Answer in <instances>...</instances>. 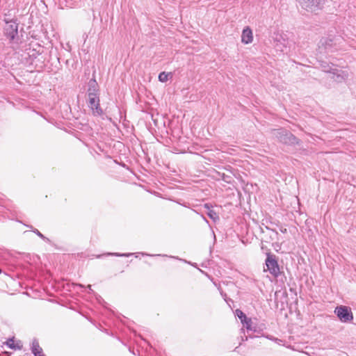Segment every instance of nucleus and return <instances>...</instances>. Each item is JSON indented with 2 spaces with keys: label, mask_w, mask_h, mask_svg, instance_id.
<instances>
[{
  "label": "nucleus",
  "mask_w": 356,
  "mask_h": 356,
  "mask_svg": "<svg viewBox=\"0 0 356 356\" xmlns=\"http://www.w3.org/2000/svg\"><path fill=\"white\" fill-rule=\"evenodd\" d=\"M273 134L282 143L295 144L298 140L291 133L284 129H275Z\"/></svg>",
  "instance_id": "nucleus-1"
},
{
  "label": "nucleus",
  "mask_w": 356,
  "mask_h": 356,
  "mask_svg": "<svg viewBox=\"0 0 356 356\" xmlns=\"http://www.w3.org/2000/svg\"><path fill=\"white\" fill-rule=\"evenodd\" d=\"M5 26L3 27L4 35L10 40H14L18 35V24L16 19H5Z\"/></svg>",
  "instance_id": "nucleus-2"
},
{
  "label": "nucleus",
  "mask_w": 356,
  "mask_h": 356,
  "mask_svg": "<svg viewBox=\"0 0 356 356\" xmlns=\"http://www.w3.org/2000/svg\"><path fill=\"white\" fill-rule=\"evenodd\" d=\"M266 268L264 271L268 270L271 275L277 277L280 275V268L276 259V257L271 253H267V257L265 261Z\"/></svg>",
  "instance_id": "nucleus-3"
},
{
  "label": "nucleus",
  "mask_w": 356,
  "mask_h": 356,
  "mask_svg": "<svg viewBox=\"0 0 356 356\" xmlns=\"http://www.w3.org/2000/svg\"><path fill=\"white\" fill-rule=\"evenodd\" d=\"M334 312L342 322H349L353 318L351 311L346 306L337 307Z\"/></svg>",
  "instance_id": "nucleus-4"
},
{
  "label": "nucleus",
  "mask_w": 356,
  "mask_h": 356,
  "mask_svg": "<svg viewBox=\"0 0 356 356\" xmlns=\"http://www.w3.org/2000/svg\"><path fill=\"white\" fill-rule=\"evenodd\" d=\"M88 104L94 116H101L103 115L104 112L100 107L99 97L88 98Z\"/></svg>",
  "instance_id": "nucleus-5"
},
{
  "label": "nucleus",
  "mask_w": 356,
  "mask_h": 356,
  "mask_svg": "<svg viewBox=\"0 0 356 356\" xmlns=\"http://www.w3.org/2000/svg\"><path fill=\"white\" fill-rule=\"evenodd\" d=\"M301 7L310 12H315L320 6L321 0H298Z\"/></svg>",
  "instance_id": "nucleus-6"
},
{
  "label": "nucleus",
  "mask_w": 356,
  "mask_h": 356,
  "mask_svg": "<svg viewBox=\"0 0 356 356\" xmlns=\"http://www.w3.org/2000/svg\"><path fill=\"white\" fill-rule=\"evenodd\" d=\"M332 66L333 65L331 66L325 63L321 64V67L323 72L332 73L333 75L337 76L336 81H341V80H343L345 79L344 76L339 73V70L333 68Z\"/></svg>",
  "instance_id": "nucleus-7"
},
{
  "label": "nucleus",
  "mask_w": 356,
  "mask_h": 356,
  "mask_svg": "<svg viewBox=\"0 0 356 356\" xmlns=\"http://www.w3.org/2000/svg\"><path fill=\"white\" fill-rule=\"evenodd\" d=\"M88 98L99 97V86L95 79H90L88 82Z\"/></svg>",
  "instance_id": "nucleus-8"
},
{
  "label": "nucleus",
  "mask_w": 356,
  "mask_h": 356,
  "mask_svg": "<svg viewBox=\"0 0 356 356\" xmlns=\"http://www.w3.org/2000/svg\"><path fill=\"white\" fill-rule=\"evenodd\" d=\"M253 35L252 30L248 27H245L241 35V42L244 44H250L252 42Z\"/></svg>",
  "instance_id": "nucleus-9"
},
{
  "label": "nucleus",
  "mask_w": 356,
  "mask_h": 356,
  "mask_svg": "<svg viewBox=\"0 0 356 356\" xmlns=\"http://www.w3.org/2000/svg\"><path fill=\"white\" fill-rule=\"evenodd\" d=\"M333 40L330 38H323L319 42V48L324 47L325 50H330L332 48Z\"/></svg>",
  "instance_id": "nucleus-10"
},
{
  "label": "nucleus",
  "mask_w": 356,
  "mask_h": 356,
  "mask_svg": "<svg viewBox=\"0 0 356 356\" xmlns=\"http://www.w3.org/2000/svg\"><path fill=\"white\" fill-rule=\"evenodd\" d=\"M245 328L248 330L252 331L254 332L257 333H261L263 330L262 328H261L260 326H258L257 325H253V323L252 321V319H249L248 322L245 323Z\"/></svg>",
  "instance_id": "nucleus-11"
},
{
  "label": "nucleus",
  "mask_w": 356,
  "mask_h": 356,
  "mask_svg": "<svg viewBox=\"0 0 356 356\" xmlns=\"http://www.w3.org/2000/svg\"><path fill=\"white\" fill-rule=\"evenodd\" d=\"M31 350L35 356H40L43 354L42 349L40 347L39 343L37 340L33 341Z\"/></svg>",
  "instance_id": "nucleus-12"
},
{
  "label": "nucleus",
  "mask_w": 356,
  "mask_h": 356,
  "mask_svg": "<svg viewBox=\"0 0 356 356\" xmlns=\"http://www.w3.org/2000/svg\"><path fill=\"white\" fill-rule=\"evenodd\" d=\"M236 314L238 318L241 320V323L245 325V323L250 319L247 318L246 315L240 309L236 310Z\"/></svg>",
  "instance_id": "nucleus-13"
},
{
  "label": "nucleus",
  "mask_w": 356,
  "mask_h": 356,
  "mask_svg": "<svg viewBox=\"0 0 356 356\" xmlns=\"http://www.w3.org/2000/svg\"><path fill=\"white\" fill-rule=\"evenodd\" d=\"M6 345L10 348H13V349H16V348H18V349H20L21 348V346L17 343V344H15L14 343V341L13 339H9L7 341H6Z\"/></svg>",
  "instance_id": "nucleus-14"
},
{
  "label": "nucleus",
  "mask_w": 356,
  "mask_h": 356,
  "mask_svg": "<svg viewBox=\"0 0 356 356\" xmlns=\"http://www.w3.org/2000/svg\"><path fill=\"white\" fill-rule=\"evenodd\" d=\"M170 74L166 73L165 72H161L159 75V80L161 82H166L168 80V76Z\"/></svg>",
  "instance_id": "nucleus-15"
},
{
  "label": "nucleus",
  "mask_w": 356,
  "mask_h": 356,
  "mask_svg": "<svg viewBox=\"0 0 356 356\" xmlns=\"http://www.w3.org/2000/svg\"><path fill=\"white\" fill-rule=\"evenodd\" d=\"M207 214H208L209 217L210 218L213 219V220L218 219V216L217 213L212 210H210Z\"/></svg>",
  "instance_id": "nucleus-16"
},
{
  "label": "nucleus",
  "mask_w": 356,
  "mask_h": 356,
  "mask_svg": "<svg viewBox=\"0 0 356 356\" xmlns=\"http://www.w3.org/2000/svg\"><path fill=\"white\" fill-rule=\"evenodd\" d=\"M108 255H114V256H116V257H128L131 255H132L133 254L132 253H123V254H120V253H108Z\"/></svg>",
  "instance_id": "nucleus-17"
},
{
  "label": "nucleus",
  "mask_w": 356,
  "mask_h": 356,
  "mask_svg": "<svg viewBox=\"0 0 356 356\" xmlns=\"http://www.w3.org/2000/svg\"><path fill=\"white\" fill-rule=\"evenodd\" d=\"M39 237H40L41 238L44 239V240H47L48 241L49 239L47 238L42 233H40L38 229H35L33 231Z\"/></svg>",
  "instance_id": "nucleus-18"
},
{
  "label": "nucleus",
  "mask_w": 356,
  "mask_h": 356,
  "mask_svg": "<svg viewBox=\"0 0 356 356\" xmlns=\"http://www.w3.org/2000/svg\"><path fill=\"white\" fill-rule=\"evenodd\" d=\"M142 255H146V256H161V254H147V253H144V252H141L140 253Z\"/></svg>",
  "instance_id": "nucleus-19"
},
{
  "label": "nucleus",
  "mask_w": 356,
  "mask_h": 356,
  "mask_svg": "<svg viewBox=\"0 0 356 356\" xmlns=\"http://www.w3.org/2000/svg\"><path fill=\"white\" fill-rule=\"evenodd\" d=\"M280 230H281V232H283V233L286 232V228L281 229Z\"/></svg>",
  "instance_id": "nucleus-20"
},
{
  "label": "nucleus",
  "mask_w": 356,
  "mask_h": 356,
  "mask_svg": "<svg viewBox=\"0 0 356 356\" xmlns=\"http://www.w3.org/2000/svg\"><path fill=\"white\" fill-rule=\"evenodd\" d=\"M243 340L247 341L248 340V337H245V338H244Z\"/></svg>",
  "instance_id": "nucleus-21"
},
{
  "label": "nucleus",
  "mask_w": 356,
  "mask_h": 356,
  "mask_svg": "<svg viewBox=\"0 0 356 356\" xmlns=\"http://www.w3.org/2000/svg\"><path fill=\"white\" fill-rule=\"evenodd\" d=\"M88 287L89 288V289H91V285H88Z\"/></svg>",
  "instance_id": "nucleus-22"
}]
</instances>
